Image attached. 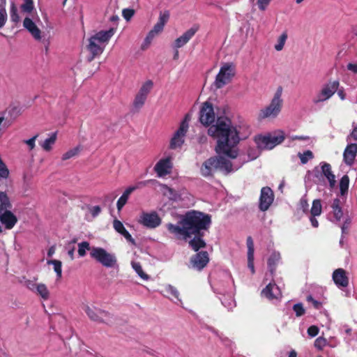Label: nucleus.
<instances>
[{"instance_id":"2f4dec72","label":"nucleus","mask_w":357,"mask_h":357,"mask_svg":"<svg viewBox=\"0 0 357 357\" xmlns=\"http://www.w3.org/2000/svg\"><path fill=\"white\" fill-rule=\"evenodd\" d=\"M288 38L287 32L283 31L276 39V42L274 45V49L277 52L282 51L285 45Z\"/></svg>"},{"instance_id":"603ef678","label":"nucleus","mask_w":357,"mask_h":357,"mask_svg":"<svg viewBox=\"0 0 357 357\" xmlns=\"http://www.w3.org/2000/svg\"><path fill=\"white\" fill-rule=\"evenodd\" d=\"M314 344L317 349L321 350L327 344V340L322 337H319L315 340Z\"/></svg>"},{"instance_id":"4c0bfd02","label":"nucleus","mask_w":357,"mask_h":357,"mask_svg":"<svg viewBox=\"0 0 357 357\" xmlns=\"http://www.w3.org/2000/svg\"><path fill=\"white\" fill-rule=\"evenodd\" d=\"M10 206L8 195L3 192H0V211L8 210Z\"/></svg>"},{"instance_id":"39448f33","label":"nucleus","mask_w":357,"mask_h":357,"mask_svg":"<svg viewBox=\"0 0 357 357\" xmlns=\"http://www.w3.org/2000/svg\"><path fill=\"white\" fill-rule=\"evenodd\" d=\"M282 95V88L279 87L274 93V96L271 99L269 105L259 112L258 118L260 120L266 119H275L279 115L283 105Z\"/></svg>"},{"instance_id":"393cba45","label":"nucleus","mask_w":357,"mask_h":357,"mask_svg":"<svg viewBox=\"0 0 357 357\" xmlns=\"http://www.w3.org/2000/svg\"><path fill=\"white\" fill-rule=\"evenodd\" d=\"M0 221L6 229H11L17 222V217L9 210L0 211Z\"/></svg>"},{"instance_id":"ea45409f","label":"nucleus","mask_w":357,"mask_h":357,"mask_svg":"<svg viewBox=\"0 0 357 357\" xmlns=\"http://www.w3.org/2000/svg\"><path fill=\"white\" fill-rule=\"evenodd\" d=\"M147 97L137 93L133 101V106L136 109H140L144 105Z\"/></svg>"},{"instance_id":"ddd939ff","label":"nucleus","mask_w":357,"mask_h":357,"mask_svg":"<svg viewBox=\"0 0 357 357\" xmlns=\"http://www.w3.org/2000/svg\"><path fill=\"white\" fill-rule=\"evenodd\" d=\"M221 116L215 117L213 107L211 102H205L202 104L199 112V121L203 126L208 127V135L210 128L217 124Z\"/></svg>"},{"instance_id":"a878e982","label":"nucleus","mask_w":357,"mask_h":357,"mask_svg":"<svg viewBox=\"0 0 357 357\" xmlns=\"http://www.w3.org/2000/svg\"><path fill=\"white\" fill-rule=\"evenodd\" d=\"M23 26L36 40H40L42 38V32L37 26L35 22L29 17H25L23 21Z\"/></svg>"},{"instance_id":"c9c22d12","label":"nucleus","mask_w":357,"mask_h":357,"mask_svg":"<svg viewBox=\"0 0 357 357\" xmlns=\"http://www.w3.org/2000/svg\"><path fill=\"white\" fill-rule=\"evenodd\" d=\"M349 176L347 175H344L341 178V179L340 181V183H339L340 191V194L342 196H344L345 194L347 193V191L349 189Z\"/></svg>"},{"instance_id":"49530a36","label":"nucleus","mask_w":357,"mask_h":357,"mask_svg":"<svg viewBox=\"0 0 357 357\" xmlns=\"http://www.w3.org/2000/svg\"><path fill=\"white\" fill-rule=\"evenodd\" d=\"M10 13L11 20L14 22H18L20 21V17L17 13V8L13 2L11 3Z\"/></svg>"},{"instance_id":"a211bd4d","label":"nucleus","mask_w":357,"mask_h":357,"mask_svg":"<svg viewBox=\"0 0 357 357\" xmlns=\"http://www.w3.org/2000/svg\"><path fill=\"white\" fill-rule=\"evenodd\" d=\"M168 231L174 235V236L177 238H183L187 239L191 235L188 229V227L185 225V221L183 219L179 222L178 225H173L172 223H168L166 225Z\"/></svg>"},{"instance_id":"dca6fc26","label":"nucleus","mask_w":357,"mask_h":357,"mask_svg":"<svg viewBox=\"0 0 357 357\" xmlns=\"http://www.w3.org/2000/svg\"><path fill=\"white\" fill-rule=\"evenodd\" d=\"M138 222L149 229H154L161 224V218L155 212H142L138 219Z\"/></svg>"},{"instance_id":"052dcab7","label":"nucleus","mask_w":357,"mask_h":357,"mask_svg":"<svg viewBox=\"0 0 357 357\" xmlns=\"http://www.w3.org/2000/svg\"><path fill=\"white\" fill-rule=\"evenodd\" d=\"M248 266L250 269L252 274L255 273V267H254V255L248 256Z\"/></svg>"},{"instance_id":"79ce46f5","label":"nucleus","mask_w":357,"mask_h":357,"mask_svg":"<svg viewBox=\"0 0 357 357\" xmlns=\"http://www.w3.org/2000/svg\"><path fill=\"white\" fill-rule=\"evenodd\" d=\"M302 164H306L310 160L313 158V153L311 151L307 150L303 153L298 154Z\"/></svg>"},{"instance_id":"b1692460","label":"nucleus","mask_w":357,"mask_h":357,"mask_svg":"<svg viewBox=\"0 0 357 357\" xmlns=\"http://www.w3.org/2000/svg\"><path fill=\"white\" fill-rule=\"evenodd\" d=\"M261 295L270 301L278 300L282 297L280 288L275 283L271 282L261 291Z\"/></svg>"},{"instance_id":"473e14b6","label":"nucleus","mask_w":357,"mask_h":357,"mask_svg":"<svg viewBox=\"0 0 357 357\" xmlns=\"http://www.w3.org/2000/svg\"><path fill=\"white\" fill-rule=\"evenodd\" d=\"M56 140V133H52L50 137L40 144L41 147L45 151H50Z\"/></svg>"},{"instance_id":"0eeeda50","label":"nucleus","mask_w":357,"mask_h":357,"mask_svg":"<svg viewBox=\"0 0 357 357\" xmlns=\"http://www.w3.org/2000/svg\"><path fill=\"white\" fill-rule=\"evenodd\" d=\"M284 139V134L282 130H278L273 133L264 135H257L255 137V142L258 148L261 149H272L281 144Z\"/></svg>"},{"instance_id":"f03ea898","label":"nucleus","mask_w":357,"mask_h":357,"mask_svg":"<svg viewBox=\"0 0 357 357\" xmlns=\"http://www.w3.org/2000/svg\"><path fill=\"white\" fill-rule=\"evenodd\" d=\"M116 29L101 30L91 35L87 40L86 50L90 54L89 60L99 56L104 51L111 38L114 35Z\"/></svg>"},{"instance_id":"c03bdc74","label":"nucleus","mask_w":357,"mask_h":357,"mask_svg":"<svg viewBox=\"0 0 357 357\" xmlns=\"http://www.w3.org/2000/svg\"><path fill=\"white\" fill-rule=\"evenodd\" d=\"M91 250L90 245L86 241L81 242L78 244V254L80 257H84L87 250Z\"/></svg>"},{"instance_id":"de8ad7c7","label":"nucleus","mask_w":357,"mask_h":357,"mask_svg":"<svg viewBox=\"0 0 357 357\" xmlns=\"http://www.w3.org/2000/svg\"><path fill=\"white\" fill-rule=\"evenodd\" d=\"M79 153V148L75 147L74 149H70L68 151H66L65 153L62 155V160H68L75 155H77Z\"/></svg>"},{"instance_id":"a19ab883","label":"nucleus","mask_w":357,"mask_h":357,"mask_svg":"<svg viewBox=\"0 0 357 357\" xmlns=\"http://www.w3.org/2000/svg\"><path fill=\"white\" fill-rule=\"evenodd\" d=\"M132 267L141 278L145 280L149 279V275L143 271L142 266L139 262H132Z\"/></svg>"},{"instance_id":"09e8293b","label":"nucleus","mask_w":357,"mask_h":357,"mask_svg":"<svg viewBox=\"0 0 357 357\" xmlns=\"http://www.w3.org/2000/svg\"><path fill=\"white\" fill-rule=\"evenodd\" d=\"M272 0H257V6L260 11L267 10Z\"/></svg>"},{"instance_id":"1a4fd4ad","label":"nucleus","mask_w":357,"mask_h":357,"mask_svg":"<svg viewBox=\"0 0 357 357\" xmlns=\"http://www.w3.org/2000/svg\"><path fill=\"white\" fill-rule=\"evenodd\" d=\"M169 18V13L168 11H164L163 13H160L158 22L149 31L142 44L141 48L142 50H146L151 44L153 40L162 32Z\"/></svg>"},{"instance_id":"f8f14e48","label":"nucleus","mask_w":357,"mask_h":357,"mask_svg":"<svg viewBox=\"0 0 357 357\" xmlns=\"http://www.w3.org/2000/svg\"><path fill=\"white\" fill-rule=\"evenodd\" d=\"M340 82L337 80H330L324 84L312 99L315 105L329 100L337 91Z\"/></svg>"},{"instance_id":"774afa93","label":"nucleus","mask_w":357,"mask_h":357,"mask_svg":"<svg viewBox=\"0 0 357 357\" xmlns=\"http://www.w3.org/2000/svg\"><path fill=\"white\" fill-rule=\"evenodd\" d=\"M350 137L353 138L355 140L357 139V127L352 130L350 135Z\"/></svg>"},{"instance_id":"f3484780","label":"nucleus","mask_w":357,"mask_h":357,"mask_svg":"<svg viewBox=\"0 0 357 357\" xmlns=\"http://www.w3.org/2000/svg\"><path fill=\"white\" fill-rule=\"evenodd\" d=\"M84 310L88 317L93 321L107 323L110 319V314L107 312L93 306L86 305Z\"/></svg>"},{"instance_id":"69168bd1","label":"nucleus","mask_w":357,"mask_h":357,"mask_svg":"<svg viewBox=\"0 0 357 357\" xmlns=\"http://www.w3.org/2000/svg\"><path fill=\"white\" fill-rule=\"evenodd\" d=\"M37 284L31 280L26 281V287L31 291H35Z\"/></svg>"},{"instance_id":"412c9836","label":"nucleus","mask_w":357,"mask_h":357,"mask_svg":"<svg viewBox=\"0 0 357 357\" xmlns=\"http://www.w3.org/2000/svg\"><path fill=\"white\" fill-rule=\"evenodd\" d=\"M198 29L199 26L197 25H195L190 28L189 29H188L181 36H179L174 40L173 43V48L177 50L185 45L190 41V40L195 36Z\"/></svg>"},{"instance_id":"a18cd8bd","label":"nucleus","mask_w":357,"mask_h":357,"mask_svg":"<svg viewBox=\"0 0 357 357\" xmlns=\"http://www.w3.org/2000/svg\"><path fill=\"white\" fill-rule=\"evenodd\" d=\"M34 8L33 0H24V3L21 6V9L25 13H30Z\"/></svg>"},{"instance_id":"8fccbe9b","label":"nucleus","mask_w":357,"mask_h":357,"mask_svg":"<svg viewBox=\"0 0 357 357\" xmlns=\"http://www.w3.org/2000/svg\"><path fill=\"white\" fill-rule=\"evenodd\" d=\"M222 304L229 309H232L236 306V303L232 297L227 298L224 296L222 298Z\"/></svg>"},{"instance_id":"20e7f679","label":"nucleus","mask_w":357,"mask_h":357,"mask_svg":"<svg viewBox=\"0 0 357 357\" xmlns=\"http://www.w3.org/2000/svg\"><path fill=\"white\" fill-rule=\"evenodd\" d=\"M183 220L190 235L206 229L211 224V217L208 215L195 211L188 212Z\"/></svg>"},{"instance_id":"e2e57ef3","label":"nucleus","mask_w":357,"mask_h":357,"mask_svg":"<svg viewBox=\"0 0 357 357\" xmlns=\"http://www.w3.org/2000/svg\"><path fill=\"white\" fill-rule=\"evenodd\" d=\"M347 70L354 74H357V63H349L347 64Z\"/></svg>"},{"instance_id":"bb28decb","label":"nucleus","mask_w":357,"mask_h":357,"mask_svg":"<svg viewBox=\"0 0 357 357\" xmlns=\"http://www.w3.org/2000/svg\"><path fill=\"white\" fill-rule=\"evenodd\" d=\"M322 212V205L320 199H314L312 202V206L310 209V221L311 225L314 227H318L319 222L315 218L316 216H319L321 214Z\"/></svg>"},{"instance_id":"58836bf2","label":"nucleus","mask_w":357,"mask_h":357,"mask_svg":"<svg viewBox=\"0 0 357 357\" xmlns=\"http://www.w3.org/2000/svg\"><path fill=\"white\" fill-rule=\"evenodd\" d=\"M189 244L195 251H197L199 249L204 248L206 245L205 242L200 237H195L193 239L190 241Z\"/></svg>"},{"instance_id":"338daca9","label":"nucleus","mask_w":357,"mask_h":357,"mask_svg":"<svg viewBox=\"0 0 357 357\" xmlns=\"http://www.w3.org/2000/svg\"><path fill=\"white\" fill-rule=\"evenodd\" d=\"M56 248L54 246H51L47 251V256L51 257L55 253Z\"/></svg>"},{"instance_id":"4468645a","label":"nucleus","mask_w":357,"mask_h":357,"mask_svg":"<svg viewBox=\"0 0 357 357\" xmlns=\"http://www.w3.org/2000/svg\"><path fill=\"white\" fill-rule=\"evenodd\" d=\"M160 186L163 195L170 200L176 202H181L184 204H188V202L192 201V195L185 189L176 191L165 184H160Z\"/></svg>"},{"instance_id":"4be33fe9","label":"nucleus","mask_w":357,"mask_h":357,"mask_svg":"<svg viewBox=\"0 0 357 357\" xmlns=\"http://www.w3.org/2000/svg\"><path fill=\"white\" fill-rule=\"evenodd\" d=\"M273 198V193L270 188H262L259 198V208L263 211H266L272 204Z\"/></svg>"},{"instance_id":"6e6552de","label":"nucleus","mask_w":357,"mask_h":357,"mask_svg":"<svg viewBox=\"0 0 357 357\" xmlns=\"http://www.w3.org/2000/svg\"><path fill=\"white\" fill-rule=\"evenodd\" d=\"M190 117L186 115L180 123L177 130L173 133L169 141V149L172 150L181 149L185 143V136L189 128Z\"/></svg>"},{"instance_id":"6e6d98bb","label":"nucleus","mask_w":357,"mask_h":357,"mask_svg":"<svg viewBox=\"0 0 357 357\" xmlns=\"http://www.w3.org/2000/svg\"><path fill=\"white\" fill-rule=\"evenodd\" d=\"M38 136V135H36L33 137L23 141V143H24L25 144L27 145V146L30 151L33 150L35 148L36 140Z\"/></svg>"},{"instance_id":"2eb2a0df","label":"nucleus","mask_w":357,"mask_h":357,"mask_svg":"<svg viewBox=\"0 0 357 357\" xmlns=\"http://www.w3.org/2000/svg\"><path fill=\"white\" fill-rule=\"evenodd\" d=\"M172 155H165L160 158L153 167V171L158 178H164L169 175L173 169Z\"/></svg>"},{"instance_id":"13d9d810","label":"nucleus","mask_w":357,"mask_h":357,"mask_svg":"<svg viewBox=\"0 0 357 357\" xmlns=\"http://www.w3.org/2000/svg\"><path fill=\"white\" fill-rule=\"evenodd\" d=\"M293 309L297 317H301L305 313V309L301 303L294 305Z\"/></svg>"},{"instance_id":"0e129e2a","label":"nucleus","mask_w":357,"mask_h":357,"mask_svg":"<svg viewBox=\"0 0 357 357\" xmlns=\"http://www.w3.org/2000/svg\"><path fill=\"white\" fill-rule=\"evenodd\" d=\"M100 207L98 206H95L90 208V213L93 217L97 216L100 213Z\"/></svg>"},{"instance_id":"cd10ccee","label":"nucleus","mask_w":357,"mask_h":357,"mask_svg":"<svg viewBox=\"0 0 357 357\" xmlns=\"http://www.w3.org/2000/svg\"><path fill=\"white\" fill-rule=\"evenodd\" d=\"M357 154V144H349L347 146L344 151L343 158L344 162L348 165L354 164V160Z\"/></svg>"},{"instance_id":"5fc2aeb1","label":"nucleus","mask_w":357,"mask_h":357,"mask_svg":"<svg viewBox=\"0 0 357 357\" xmlns=\"http://www.w3.org/2000/svg\"><path fill=\"white\" fill-rule=\"evenodd\" d=\"M135 14V10L131 8H125L122 10V15L126 21H130Z\"/></svg>"},{"instance_id":"72a5a7b5","label":"nucleus","mask_w":357,"mask_h":357,"mask_svg":"<svg viewBox=\"0 0 357 357\" xmlns=\"http://www.w3.org/2000/svg\"><path fill=\"white\" fill-rule=\"evenodd\" d=\"M48 265H52L54 272L56 275L57 280H61L62 278V263L57 259H50L47 261Z\"/></svg>"},{"instance_id":"7ed1b4c3","label":"nucleus","mask_w":357,"mask_h":357,"mask_svg":"<svg viewBox=\"0 0 357 357\" xmlns=\"http://www.w3.org/2000/svg\"><path fill=\"white\" fill-rule=\"evenodd\" d=\"M243 162H231V161L223 156L219 155L217 157H212L206 160L202 167L201 174L204 176H211L213 172L218 169L225 173H229L238 169Z\"/></svg>"},{"instance_id":"6ab92c4d","label":"nucleus","mask_w":357,"mask_h":357,"mask_svg":"<svg viewBox=\"0 0 357 357\" xmlns=\"http://www.w3.org/2000/svg\"><path fill=\"white\" fill-rule=\"evenodd\" d=\"M151 181H152L151 180ZM150 181H140L137 183L135 185L130 186L127 188L122 195L119 198L117 202H116V208L119 211H120L123 207L126 205L127 203L128 198L130 197V195L135 191V190L140 188L142 187L145 186Z\"/></svg>"},{"instance_id":"7c9ffc66","label":"nucleus","mask_w":357,"mask_h":357,"mask_svg":"<svg viewBox=\"0 0 357 357\" xmlns=\"http://www.w3.org/2000/svg\"><path fill=\"white\" fill-rule=\"evenodd\" d=\"M34 293L40 296L45 301L48 300L50 296V292L47 285L44 283H38Z\"/></svg>"},{"instance_id":"5701e85b","label":"nucleus","mask_w":357,"mask_h":357,"mask_svg":"<svg viewBox=\"0 0 357 357\" xmlns=\"http://www.w3.org/2000/svg\"><path fill=\"white\" fill-rule=\"evenodd\" d=\"M208 261L209 257L207 252H199L191 258L190 264L192 268L201 271Z\"/></svg>"},{"instance_id":"4d7b16f0","label":"nucleus","mask_w":357,"mask_h":357,"mask_svg":"<svg viewBox=\"0 0 357 357\" xmlns=\"http://www.w3.org/2000/svg\"><path fill=\"white\" fill-rule=\"evenodd\" d=\"M7 21V13L4 8L0 9V29L2 28Z\"/></svg>"},{"instance_id":"3c124183","label":"nucleus","mask_w":357,"mask_h":357,"mask_svg":"<svg viewBox=\"0 0 357 357\" xmlns=\"http://www.w3.org/2000/svg\"><path fill=\"white\" fill-rule=\"evenodd\" d=\"M9 171L0 158V180L8 176Z\"/></svg>"},{"instance_id":"c85d7f7f","label":"nucleus","mask_w":357,"mask_h":357,"mask_svg":"<svg viewBox=\"0 0 357 357\" xmlns=\"http://www.w3.org/2000/svg\"><path fill=\"white\" fill-rule=\"evenodd\" d=\"M321 173L327 179L331 188H333L336 185L335 176L333 174L331 166L327 162H321Z\"/></svg>"},{"instance_id":"aec40b11","label":"nucleus","mask_w":357,"mask_h":357,"mask_svg":"<svg viewBox=\"0 0 357 357\" xmlns=\"http://www.w3.org/2000/svg\"><path fill=\"white\" fill-rule=\"evenodd\" d=\"M332 279L339 289L347 287L349 283L348 273L341 268H337L333 271Z\"/></svg>"},{"instance_id":"9b49d317","label":"nucleus","mask_w":357,"mask_h":357,"mask_svg":"<svg viewBox=\"0 0 357 357\" xmlns=\"http://www.w3.org/2000/svg\"><path fill=\"white\" fill-rule=\"evenodd\" d=\"M236 73L235 66L232 63H223L219 70L214 81V86L221 89L229 84Z\"/></svg>"},{"instance_id":"f257e3e1","label":"nucleus","mask_w":357,"mask_h":357,"mask_svg":"<svg viewBox=\"0 0 357 357\" xmlns=\"http://www.w3.org/2000/svg\"><path fill=\"white\" fill-rule=\"evenodd\" d=\"M251 132L247 122L241 121L234 126L229 118L221 116L217 124L210 128L208 136L216 141L215 150L218 155L236 159L238 157L237 144L240 140L248 138Z\"/></svg>"},{"instance_id":"423d86ee","label":"nucleus","mask_w":357,"mask_h":357,"mask_svg":"<svg viewBox=\"0 0 357 357\" xmlns=\"http://www.w3.org/2000/svg\"><path fill=\"white\" fill-rule=\"evenodd\" d=\"M341 205L342 203L339 199L333 200L328 218L331 222L340 226L342 233H346L351 222V219L347 214H344Z\"/></svg>"},{"instance_id":"f704fd0d","label":"nucleus","mask_w":357,"mask_h":357,"mask_svg":"<svg viewBox=\"0 0 357 357\" xmlns=\"http://www.w3.org/2000/svg\"><path fill=\"white\" fill-rule=\"evenodd\" d=\"M153 87V82L151 79H148L145 81L141 86L139 91L137 93L148 97L149 94L151 91Z\"/></svg>"},{"instance_id":"864d4df0","label":"nucleus","mask_w":357,"mask_h":357,"mask_svg":"<svg viewBox=\"0 0 357 357\" xmlns=\"http://www.w3.org/2000/svg\"><path fill=\"white\" fill-rule=\"evenodd\" d=\"M246 243L248 247V256L254 255V243L251 236L247 238Z\"/></svg>"},{"instance_id":"37998d69","label":"nucleus","mask_w":357,"mask_h":357,"mask_svg":"<svg viewBox=\"0 0 357 357\" xmlns=\"http://www.w3.org/2000/svg\"><path fill=\"white\" fill-rule=\"evenodd\" d=\"M165 291L168 294L172 296L174 298H176L178 301L181 302V300L179 298V293L178 290L172 285H167L165 288Z\"/></svg>"},{"instance_id":"bf43d9fd","label":"nucleus","mask_w":357,"mask_h":357,"mask_svg":"<svg viewBox=\"0 0 357 357\" xmlns=\"http://www.w3.org/2000/svg\"><path fill=\"white\" fill-rule=\"evenodd\" d=\"M319 329L316 326H311L307 329V334L310 337H314L318 335Z\"/></svg>"},{"instance_id":"680f3d73","label":"nucleus","mask_w":357,"mask_h":357,"mask_svg":"<svg viewBox=\"0 0 357 357\" xmlns=\"http://www.w3.org/2000/svg\"><path fill=\"white\" fill-rule=\"evenodd\" d=\"M307 301L311 302L316 309H319L321 307V303L314 300L311 296H307Z\"/></svg>"},{"instance_id":"9d476101","label":"nucleus","mask_w":357,"mask_h":357,"mask_svg":"<svg viewBox=\"0 0 357 357\" xmlns=\"http://www.w3.org/2000/svg\"><path fill=\"white\" fill-rule=\"evenodd\" d=\"M91 257L106 268H117V259L114 254L108 252L99 247H93L91 250Z\"/></svg>"},{"instance_id":"c756f323","label":"nucleus","mask_w":357,"mask_h":357,"mask_svg":"<svg viewBox=\"0 0 357 357\" xmlns=\"http://www.w3.org/2000/svg\"><path fill=\"white\" fill-rule=\"evenodd\" d=\"M113 227L115 229V231L122 236L129 242H131L132 243H135L134 239L132 238V236L130 234V233L126 230L123 224L119 220H114L113 222Z\"/></svg>"},{"instance_id":"e433bc0d","label":"nucleus","mask_w":357,"mask_h":357,"mask_svg":"<svg viewBox=\"0 0 357 357\" xmlns=\"http://www.w3.org/2000/svg\"><path fill=\"white\" fill-rule=\"evenodd\" d=\"M280 255L278 252H273L268 260V265L271 274L273 273L275 266L279 262Z\"/></svg>"}]
</instances>
